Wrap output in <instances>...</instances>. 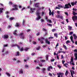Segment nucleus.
<instances>
[{
  "instance_id": "13",
  "label": "nucleus",
  "mask_w": 77,
  "mask_h": 77,
  "mask_svg": "<svg viewBox=\"0 0 77 77\" xmlns=\"http://www.w3.org/2000/svg\"><path fill=\"white\" fill-rule=\"evenodd\" d=\"M71 4L72 6H74V5H76V2H72L71 3Z\"/></svg>"
},
{
  "instance_id": "55",
  "label": "nucleus",
  "mask_w": 77,
  "mask_h": 77,
  "mask_svg": "<svg viewBox=\"0 0 77 77\" xmlns=\"http://www.w3.org/2000/svg\"><path fill=\"white\" fill-rule=\"evenodd\" d=\"M4 51H5V48H3V49L2 50V53H3Z\"/></svg>"
},
{
  "instance_id": "54",
  "label": "nucleus",
  "mask_w": 77,
  "mask_h": 77,
  "mask_svg": "<svg viewBox=\"0 0 77 77\" xmlns=\"http://www.w3.org/2000/svg\"><path fill=\"white\" fill-rule=\"evenodd\" d=\"M50 69H53V68L51 66H50L48 67Z\"/></svg>"
},
{
  "instance_id": "7",
  "label": "nucleus",
  "mask_w": 77,
  "mask_h": 77,
  "mask_svg": "<svg viewBox=\"0 0 77 77\" xmlns=\"http://www.w3.org/2000/svg\"><path fill=\"white\" fill-rule=\"evenodd\" d=\"M23 33H21L20 35V38H21L22 39H24V35H23Z\"/></svg>"
},
{
  "instance_id": "28",
  "label": "nucleus",
  "mask_w": 77,
  "mask_h": 77,
  "mask_svg": "<svg viewBox=\"0 0 77 77\" xmlns=\"http://www.w3.org/2000/svg\"><path fill=\"white\" fill-rule=\"evenodd\" d=\"M6 74L7 75H8V77H10V76H11V75L10 74V73L8 72H6Z\"/></svg>"
},
{
  "instance_id": "16",
  "label": "nucleus",
  "mask_w": 77,
  "mask_h": 77,
  "mask_svg": "<svg viewBox=\"0 0 77 77\" xmlns=\"http://www.w3.org/2000/svg\"><path fill=\"white\" fill-rule=\"evenodd\" d=\"M73 36L74 37V39H76L77 38V36H76V35H75V34H73Z\"/></svg>"
},
{
  "instance_id": "39",
  "label": "nucleus",
  "mask_w": 77,
  "mask_h": 77,
  "mask_svg": "<svg viewBox=\"0 0 77 77\" xmlns=\"http://www.w3.org/2000/svg\"><path fill=\"white\" fill-rule=\"evenodd\" d=\"M39 35H40V32H38L36 34V36H39Z\"/></svg>"
},
{
  "instance_id": "49",
  "label": "nucleus",
  "mask_w": 77,
  "mask_h": 77,
  "mask_svg": "<svg viewBox=\"0 0 77 77\" xmlns=\"http://www.w3.org/2000/svg\"><path fill=\"white\" fill-rule=\"evenodd\" d=\"M48 22L50 23H52V21L51 20H48Z\"/></svg>"
},
{
  "instance_id": "64",
  "label": "nucleus",
  "mask_w": 77,
  "mask_h": 77,
  "mask_svg": "<svg viewBox=\"0 0 77 77\" xmlns=\"http://www.w3.org/2000/svg\"><path fill=\"white\" fill-rule=\"evenodd\" d=\"M74 51V52H77V49H75Z\"/></svg>"
},
{
  "instance_id": "29",
  "label": "nucleus",
  "mask_w": 77,
  "mask_h": 77,
  "mask_svg": "<svg viewBox=\"0 0 77 77\" xmlns=\"http://www.w3.org/2000/svg\"><path fill=\"white\" fill-rule=\"evenodd\" d=\"M42 30L44 31V32H47V29H45V28H43Z\"/></svg>"
},
{
  "instance_id": "33",
  "label": "nucleus",
  "mask_w": 77,
  "mask_h": 77,
  "mask_svg": "<svg viewBox=\"0 0 77 77\" xmlns=\"http://www.w3.org/2000/svg\"><path fill=\"white\" fill-rule=\"evenodd\" d=\"M68 64L66 63L65 64H64V66H65L66 68H68V67L66 65H68Z\"/></svg>"
},
{
  "instance_id": "32",
  "label": "nucleus",
  "mask_w": 77,
  "mask_h": 77,
  "mask_svg": "<svg viewBox=\"0 0 77 77\" xmlns=\"http://www.w3.org/2000/svg\"><path fill=\"white\" fill-rule=\"evenodd\" d=\"M74 61V59L72 58V57L71 59V62L72 63Z\"/></svg>"
},
{
  "instance_id": "51",
  "label": "nucleus",
  "mask_w": 77,
  "mask_h": 77,
  "mask_svg": "<svg viewBox=\"0 0 77 77\" xmlns=\"http://www.w3.org/2000/svg\"><path fill=\"white\" fill-rule=\"evenodd\" d=\"M51 62H54V60H55V59H54V58H53L52 60H51Z\"/></svg>"
},
{
  "instance_id": "46",
  "label": "nucleus",
  "mask_w": 77,
  "mask_h": 77,
  "mask_svg": "<svg viewBox=\"0 0 77 77\" xmlns=\"http://www.w3.org/2000/svg\"><path fill=\"white\" fill-rule=\"evenodd\" d=\"M57 66L58 67H59V68H60H60H61V66H60V65H58Z\"/></svg>"
},
{
  "instance_id": "56",
  "label": "nucleus",
  "mask_w": 77,
  "mask_h": 77,
  "mask_svg": "<svg viewBox=\"0 0 77 77\" xmlns=\"http://www.w3.org/2000/svg\"><path fill=\"white\" fill-rule=\"evenodd\" d=\"M70 64H72V65H75L74 63H71V61L70 62Z\"/></svg>"
},
{
  "instance_id": "17",
  "label": "nucleus",
  "mask_w": 77,
  "mask_h": 77,
  "mask_svg": "<svg viewBox=\"0 0 77 77\" xmlns=\"http://www.w3.org/2000/svg\"><path fill=\"white\" fill-rule=\"evenodd\" d=\"M20 52L18 51H17V54L16 55V56H20Z\"/></svg>"
},
{
  "instance_id": "59",
  "label": "nucleus",
  "mask_w": 77,
  "mask_h": 77,
  "mask_svg": "<svg viewBox=\"0 0 77 77\" xmlns=\"http://www.w3.org/2000/svg\"><path fill=\"white\" fill-rule=\"evenodd\" d=\"M62 63H63V64H64V63H65V61H64V60H63L62 61Z\"/></svg>"
},
{
  "instance_id": "42",
  "label": "nucleus",
  "mask_w": 77,
  "mask_h": 77,
  "mask_svg": "<svg viewBox=\"0 0 77 77\" xmlns=\"http://www.w3.org/2000/svg\"><path fill=\"white\" fill-rule=\"evenodd\" d=\"M66 44H68V43H70V41L69 40H67L66 41Z\"/></svg>"
},
{
  "instance_id": "44",
  "label": "nucleus",
  "mask_w": 77,
  "mask_h": 77,
  "mask_svg": "<svg viewBox=\"0 0 77 77\" xmlns=\"http://www.w3.org/2000/svg\"><path fill=\"white\" fill-rule=\"evenodd\" d=\"M25 23V21H24V19H23V26H24V24Z\"/></svg>"
},
{
  "instance_id": "62",
  "label": "nucleus",
  "mask_w": 77,
  "mask_h": 77,
  "mask_svg": "<svg viewBox=\"0 0 77 77\" xmlns=\"http://www.w3.org/2000/svg\"><path fill=\"white\" fill-rule=\"evenodd\" d=\"M68 5L69 6V7L70 8H71V4H70V3H68Z\"/></svg>"
},
{
  "instance_id": "35",
  "label": "nucleus",
  "mask_w": 77,
  "mask_h": 77,
  "mask_svg": "<svg viewBox=\"0 0 77 77\" xmlns=\"http://www.w3.org/2000/svg\"><path fill=\"white\" fill-rule=\"evenodd\" d=\"M56 31V29H52V32H54L55 31Z\"/></svg>"
},
{
  "instance_id": "20",
  "label": "nucleus",
  "mask_w": 77,
  "mask_h": 77,
  "mask_svg": "<svg viewBox=\"0 0 77 77\" xmlns=\"http://www.w3.org/2000/svg\"><path fill=\"white\" fill-rule=\"evenodd\" d=\"M63 48H64L65 50H67V47H66V46L64 44H63Z\"/></svg>"
},
{
  "instance_id": "60",
  "label": "nucleus",
  "mask_w": 77,
  "mask_h": 77,
  "mask_svg": "<svg viewBox=\"0 0 77 77\" xmlns=\"http://www.w3.org/2000/svg\"><path fill=\"white\" fill-rule=\"evenodd\" d=\"M45 60H40V62H45Z\"/></svg>"
},
{
  "instance_id": "41",
  "label": "nucleus",
  "mask_w": 77,
  "mask_h": 77,
  "mask_svg": "<svg viewBox=\"0 0 77 77\" xmlns=\"http://www.w3.org/2000/svg\"><path fill=\"white\" fill-rule=\"evenodd\" d=\"M8 44L4 45L3 47H8Z\"/></svg>"
},
{
  "instance_id": "5",
  "label": "nucleus",
  "mask_w": 77,
  "mask_h": 77,
  "mask_svg": "<svg viewBox=\"0 0 77 77\" xmlns=\"http://www.w3.org/2000/svg\"><path fill=\"white\" fill-rule=\"evenodd\" d=\"M15 46H17V47L18 49H20V47L19 46V45H17V44H15L14 45H12V47H15Z\"/></svg>"
},
{
  "instance_id": "8",
  "label": "nucleus",
  "mask_w": 77,
  "mask_h": 77,
  "mask_svg": "<svg viewBox=\"0 0 77 77\" xmlns=\"http://www.w3.org/2000/svg\"><path fill=\"white\" fill-rule=\"evenodd\" d=\"M70 71L71 73V75L72 77H74V76H73V74H72V72L73 74H75V72H74V71L73 70H72V71L70 70Z\"/></svg>"
},
{
  "instance_id": "4",
  "label": "nucleus",
  "mask_w": 77,
  "mask_h": 77,
  "mask_svg": "<svg viewBox=\"0 0 77 77\" xmlns=\"http://www.w3.org/2000/svg\"><path fill=\"white\" fill-rule=\"evenodd\" d=\"M15 8H12L11 11H14V10H18V5H14L13 6H12Z\"/></svg>"
},
{
  "instance_id": "9",
  "label": "nucleus",
  "mask_w": 77,
  "mask_h": 77,
  "mask_svg": "<svg viewBox=\"0 0 77 77\" xmlns=\"http://www.w3.org/2000/svg\"><path fill=\"white\" fill-rule=\"evenodd\" d=\"M69 8V6L68 4H66L65 5L64 9H68Z\"/></svg>"
},
{
  "instance_id": "18",
  "label": "nucleus",
  "mask_w": 77,
  "mask_h": 77,
  "mask_svg": "<svg viewBox=\"0 0 77 77\" xmlns=\"http://www.w3.org/2000/svg\"><path fill=\"white\" fill-rule=\"evenodd\" d=\"M17 32V30H15L13 34L14 35H17V36H18V35L17 34V33L16 32Z\"/></svg>"
},
{
  "instance_id": "1",
  "label": "nucleus",
  "mask_w": 77,
  "mask_h": 77,
  "mask_svg": "<svg viewBox=\"0 0 77 77\" xmlns=\"http://www.w3.org/2000/svg\"><path fill=\"white\" fill-rule=\"evenodd\" d=\"M41 10H37L36 13V16H37V17L36 18V20L38 21L39 20H40L41 18V17L40 16L41 13L39 12V11H40Z\"/></svg>"
},
{
  "instance_id": "3",
  "label": "nucleus",
  "mask_w": 77,
  "mask_h": 77,
  "mask_svg": "<svg viewBox=\"0 0 77 77\" xmlns=\"http://www.w3.org/2000/svg\"><path fill=\"white\" fill-rule=\"evenodd\" d=\"M49 16H50V15H52V16L53 17V16H54V11H52L51 12V11L50 8H49Z\"/></svg>"
},
{
  "instance_id": "61",
  "label": "nucleus",
  "mask_w": 77,
  "mask_h": 77,
  "mask_svg": "<svg viewBox=\"0 0 77 77\" xmlns=\"http://www.w3.org/2000/svg\"><path fill=\"white\" fill-rule=\"evenodd\" d=\"M48 26H50V27H52V24H48Z\"/></svg>"
},
{
  "instance_id": "52",
  "label": "nucleus",
  "mask_w": 77,
  "mask_h": 77,
  "mask_svg": "<svg viewBox=\"0 0 77 77\" xmlns=\"http://www.w3.org/2000/svg\"><path fill=\"white\" fill-rule=\"evenodd\" d=\"M64 14L66 15H67V16H68V13L67 12H64Z\"/></svg>"
},
{
  "instance_id": "48",
  "label": "nucleus",
  "mask_w": 77,
  "mask_h": 77,
  "mask_svg": "<svg viewBox=\"0 0 77 77\" xmlns=\"http://www.w3.org/2000/svg\"><path fill=\"white\" fill-rule=\"evenodd\" d=\"M70 39L71 40H73V37L72 36H71L70 37Z\"/></svg>"
},
{
  "instance_id": "50",
  "label": "nucleus",
  "mask_w": 77,
  "mask_h": 77,
  "mask_svg": "<svg viewBox=\"0 0 77 77\" xmlns=\"http://www.w3.org/2000/svg\"><path fill=\"white\" fill-rule=\"evenodd\" d=\"M73 34V32H71L69 33V35H72Z\"/></svg>"
},
{
  "instance_id": "37",
  "label": "nucleus",
  "mask_w": 77,
  "mask_h": 77,
  "mask_svg": "<svg viewBox=\"0 0 77 77\" xmlns=\"http://www.w3.org/2000/svg\"><path fill=\"white\" fill-rule=\"evenodd\" d=\"M20 50L21 51H22L24 50V49L23 48V47H22L20 49Z\"/></svg>"
},
{
  "instance_id": "58",
  "label": "nucleus",
  "mask_w": 77,
  "mask_h": 77,
  "mask_svg": "<svg viewBox=\"0 0 77 77\" xmlns=\"http://www.w3.org/2000/svg\"><path fill=\"white\" fill-rule=\"evenodd\" d=\"M35 54V53H33L31 54L32 56H34Z\"/></svg>"
},
{
  "instance_id": "27",
  "label": "nucleus",
  "mask_w": 77,
  "mask_h": 77,
  "mask_svg": "<svg viewBox=\"0 0 77 77\" xmlns=\"http://www.w3.org/2000/svg\"><path fill=\"white\" fill-rule=\"evenodd\" d=\"M29 48L26 47L24 49V50H25L26 51H28V50H29Z\"/></svg>"
},
{
  "instance_id": "23",
  "label": "nucleus",
  "mask_w": 77,
  "mask_h": 77,
  "mask_svg": "<svg viewBox=\"0 0 77 77\" xmlns=\"http://www.w3.org/2000/svg\"><path fill=\"white\" fill-rule=\"evenodd\" d=\"M45 68H43L42 70V72L43 73H45Z\"/></svg>"
},
{
  "instance_id": "34",
  "label": "nucleus",
  "mask_w": 77,
  "mask_h": 77,
  "mask_svg": "<svg viewBox=\"0 0 77 77\" xmlns=\"http://www.w3.org/2000/svg\"><path fill=\"white\" fill-rule=\"evenodd\" d=\"M65 75H67L68 74V70H66V72L65 73Z\"/></svg>"
},
{
  "instance_id": "21",
  "label": "nucleus",
  "mask_w": 77,
  "mask_h": 77,
  "mask_svg": "<svg viewBox=\"0 0 77 77\" xmlns=\"http://www.w3.org/2000/svg\"><path fill=\"white\" fill-rule=\"evenodd\" d=\"M68 29L69 30H72V27L70 26H68Z\"/></svg>"
},
{
  "instance_id": "30",
  "label": "nucleus",
  "mask_w": 77,
  "mask_h": 77,
  "mask_svg": "<svg viewBox=\"0 0 77 77\" xmlns=\"http://www.w3.org/2000/svg\"><path fill=\"white\" fill-rule=\"evenodd\" d=\"M46 59L47 60L48 59V55H47L46 56Z\"/></svg>"
},
{
  "instance_id": "38",
  "label": "nucleus",
  "mask_w": 77,
  "mask_h": 77,
  "mask_svg": "<svg viewBox=\"0 0 77 77\" xmlns=\"http://www.w3.org/2000/svg\"><path fill=\"white\" fill-rule=\"evenodd\" d=\"M58 6L59 8H63V7L61 5H58Z\"/></svg>"
},
{
  "instance_id": "26",
  "label": "nucleus",
  "mask_w": 77,
  "mask_h": 77,
  "mask_svg": "<svg viewBox=\"0 0 77 77\" xmlns=\"http://www.w3.org/2000/svg\"><path fill=\"white\" fill-rule=\"evenodd\" d=\"M20 74H23V69H21L20 70Z\"/></svg>"
},
{
  "instance_id": "14",
  "label": "nucleus",
  "mask_w": 77,
  "mask_h": 77,
  "mask_svg": "<svg viewBox=\"0 0 77 77\" xmlns=\"http://www.w3.org/2000/svg\"><path fill=\"white\" fill-rule=\"evenodd\" d=\"M35 8H30V11H31L32 13H33L34 11H35Z\"/></svg>"
},
{
  "instance_id": "6",
  "label": "nucleus",
  "mask_w": 77,
  "mask_h": 77,
  "mask_svg": "<svg viewBox=\"0 0 77 77\" xmlns=\"http://www.w3.org/2000/svg\"><path fill=\"white\" fill-rule=\"evenodd\" d=\"M72 20L74 21L75 20H77V16H73L72 17Z\"/></svg>"
},
{
  "instance_id": "57",
  "label": "nucleus",
  "mask_w": 77,
  "mask_h": 77,
  "mask_svg": "<svg viewBox=\"0 0 77 77\" xmlns=\"http://www.w3.org/2000/svg\"><path fill=\"white\" fill-rule=\"evenodd\" d=\"M42 47L43 48H45V47H47V45H43L42 46Z\"/></svg>"
},
{
  "instance_id": "31",
  "label": "nucleus",
  "mask_w": 77,
  "mask_h": 77,
  "mask_svg": "<svg viewBox=\"0 0 77 77\" xmlns=\"http://www.w3.org/2000/svg\"><path fill=\"white\" fill-rule=\"evenodd\" d=\"M9 5H10V6H11V5H13V3H12V2L11 1H10L9 2Z\"/></svg>"
},
{
  "instance_id": "53",
  "label": "nucleus",
  "mask_w": 77,
  "mask_h": 77,
  "mask_svg": "<svg viewBox=\"0 0 77 77\" xmlns=\"http://www.w3.org/2000/svg\"><path fill=\"white\" fill-rule=\"evenodd\" d=\"M40 49V47H39L38 48H36V50H39Z\"/></svg>"
},
{
  "instance_id": "45",
  "label": "nucleus",
  "mask_w": 77,
  "mask_h": 77,
  "mask_svg": "<svg viewBox=\"0 0 77 77\" xmlns=\"http://www.w3.org/2000/svg\"><path fill=\"white\" fill-rule=\"evenodd\" d=\"M54 38L53 37H50L48 38V39H53Z\"/></svg>"
},
{
  "instance_id": "2",
  "label": "nucleus",
  "mask_w": 77,
  "mask_h": 77,
  "mask_svg": "<svg viewBox=\"0 0 77 77\" xmlns=\"http://www.w3.org/2000/svg\"><path fill=\"white\" fill-rule=\"evenodd\" d=\"M39 3H37L35 5V7L38 8V9H37V10H41V8L40 7H39Z\"/></svg>"
},
{
  "instance_id": "10",
  "label": "nucleus",
  "mask_w": 77,
  "mask_h": 77,
  "mask_svg": "<svg viewBox=\"0 0 77 77\" xmlns=\"http://www.w3.org/2000/svg\"><path fill=\"white\" fill-rule=\"evenodd\" d=\"M4 39H8V38H9V36H8V35H4Z\"/></svg>"
},
{
  "instance_id": "25",
  "label": "nucleus",
  "mask_w": 77,
  "mask_h": 77,
  "mask_svg": "<svg viewBox=\"0 0 77 77\" xmlns=\"http://www.w3.org/2000/svg\"><path fill=\"white\" fill-rule=\"evenodd\" d=\"M54 36H55L56 38H57L58 37V35H57V33H56L54 34Z\"/></svg>"
},
{
  "instance_id": "24",
  "label": "nucleus",
  "mask_w": 77,
  "mask_h": 77,
  "mask_svg": "<svg viewBox=\"0 0 77 77\" xmlns=\"http://www.w3.org/2000/svg\"><path fill=\"white\" fill-rule=\"evenodd\" d=\"M4 9L3 8H0V13H2L3 12V10Z\"/></svg>"
},
{
  "instance_id": "63",
  "label": "nucleus",
  "mask_w": 77,
  "mask_h": 77,
  "mask_svg": "<svg viewBox=\"0 0 77 77\" xmlns=\"http://www.w3.org/2000/svg\"><path fill=\"white\" fill-rule=\"evenodd\" d=\"M49 75H50V76H51L53 75H52V74L50 73H49Z\"/></svg>"
},
{
  "instance_id": "43",
  "label": "nucleus",
  "mask_w": 77,
  "mask_h": 77,
  "mask_svg": "<svg viewBox=\"0 0 77 77\" xmlns=\"http://www.w3.org/2000/svg\"><path fill=\"white\" fill-rule=\"evenodd\" d=\"M14 17H11L10 18V20H14Z\"/></svg>"
},
{
  "instance_id": "40",
  "label": "nucleus",
  "mask_w": 77,
  "mask_h": 77,
  "mask_svg": "<svg viewBox=\"0 0 77 77\" xmlns=\"http://www.w3.org/2000/svg\"><path fill=\"white\" fill-rule=\"evenodd\" d=\"M58 46H59V43H57L56 45L55 48L56 49L57 48V47H58Z\"/></svg>"
},
{
  "instance_id": "22",
  "label": "nucleus",
  "mask_w": 77,
  "mask_h": 77,
  "mask_svg": "<svg viewBox=\"0 0 77 77\" xmlns=\"http://www.w3.org/2000/svg\"><path fill=\"white\" fill-rule=\"evenodd\" d=\"M45 42H46V44H48V39H45Z\"/></svg>"
},
{
  "instance_id": "19",
  "label": "nucleus",
  "mask_w": 77,
  "mask_h": 77,
  "mask_svg": "<svg viewBox=\"0 0 77 77\" xmlns=\"http://www.w3.org/2000/svg\"><path fill=\"white\" fill-rule=\"evenodd\" d=\"M25 68L26 69H29V66L28 65H27V64H26L25 66Z\"/></svg>"
},
{
  "instance_id": "12",
  "label": "nucleus",
  "mask_w": 77,
  "mask_h": 77,
  "mask_svg": "<svg viewBox=\"0 0 77 77\" xmlns=\"http://www.w3.org/2000/svg\"><path fill=\"white\" fill-rule=\"evenodd\" d=\"M15 26L17 27H18L20 26V24L18 23H16V24L15 25Z\"/></svg>"
},
{
  "instance_id": "15",
  "label": "nucleus",
  "mask_w": 77,
  "mask_h": 77,
  "mask_svg": "<svg viewBox=\"0 0 77 77\" xmlns=\"http://www.w3.org/2000/svg\"><path fill=\"white\" fill-rule=\"evenodd\" d=\"M74 56L75 58L74 59V60H77V53H75Z\"/></svg>"
},
{
  "instance_id": "11",
  "label": "nucleus",
  "mask_w": 77,
  "mask_h": 77,
  "mask_svg": "<svg viewBox=\"0 0 77 77\" xmlns=\"http://www.w3.org/2000/svg\"><path fill=\"white\" fill-rule=\"evenodd\" d=\"M57 18H60V19H61V20H63V16H60L59 15L57 16Z\"/></svg>"
},
{
  "instance_id": "36",
  "label": "nucleus",
  "mask_w": 77,
  "mask_h": 77,
  "mask_svg": "<svg viewBox=\"0 0 77 77\" xmlns=\"http://www.w3.org/2000/svg\"><path fill=\"white\" fill-rule=\"evenodd\" d=\"M73 15H77V13H75V12L73 11Z\"/></svg>"
},
{
  "instance_id": "47",
  "label": "nucleus",
  "mask_w": 77,
  "mask_h": 77,
  "mask_svg": "<svg viewBox=\"0 0 77 77\" xmlns=\"http://www.w3.org/2000/svg\"><path fill=\"white\" fill-rule=\"evenodd\" d=\"M40 42L41 43V44H44V41H43V40H41L40 41Z\"/></svg>"
}]
</instances>
